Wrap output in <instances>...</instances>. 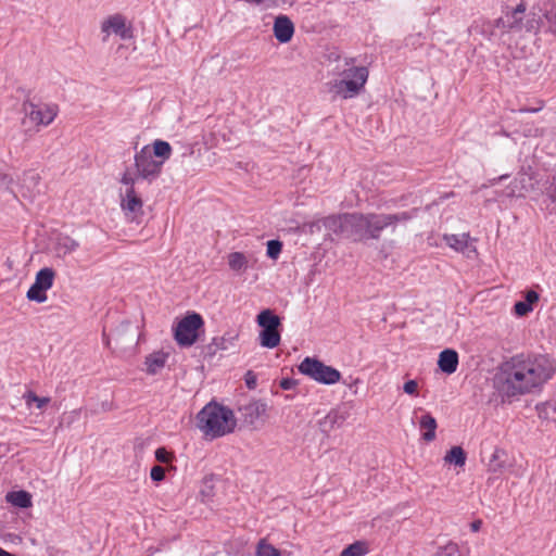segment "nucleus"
Here are the masks:
<instances>
[{
    "instance_id": "a211bd4d",
    "label": "nucleus",
    "mask_w": 556,
    "mask_h": 556,
    "mask_svg": "<svg viewBox=\"0 0 556 556\" xmlns=\"http://www.w3.org/2000/svg\"><path fill=\"white\" fill-rule=\"evenodd\" d=\"M539 301V294L534 290L526 292L525 301L516 302L514 305V312L518 316H526L533 309V304Z\"/></svg>"
},
{
    "instance_id": "de8ad7c7",
    "label": "nucleus",
    "mask_w": 556,
    "mask_h": 556,
    "mask_svg": "<svg viewBox=\"0 0 556 556\" xmlns=\"http://www.w3.org/2000/svg\"><path fill=\"white\" fill-rule=\"evenodd\" d=\"M526 11V4L523 2H520L514 10L513 15H521Z\"/></svg>"
},
{
    "instance_id": "f3484780",
    "label": "nucleus",
    "mask_w": 556,
    "mask_h": 556,
    "mask_svg": "<svg viewBox=\"0 0 556 556\" xmlns=\"http://www.w3.org/2000/svg\"><path fill=\"white\" fill-rule=\"evenodd\" d=\"M344 420L343 414L332 409L319 421V428L324 433H329L334 428L341 427Z\"/></svg>"
},
{
    "instance_id": "f257e3e1",
    "label": "nucleus",
    "mask_w": 556,
    "mask_h": 556,
    "mask_svg": "<svg viewBox=\"0 0 556 556\" xmlns=\"http://www.w3.org/2000/svg\"><path fill=\"white\" fill-rule=\"evenodd\" d=\"M554 371V362L547 355L517 354L501 365L494 387L503 400H510L541 388Z\"/></svg>"
},
{
    "instance_id": "c85d7f7f",
    "label": "nucleus",
    "mask_w": 556,
    "mask_h": 556,
    "mask_svg": "<svg viewBox=\"0 0 556 556\" xmlns=\"http://www.w3.org/2000/svg\"><path fill=\"white\" fill-rule=\"evenodd\" d=\"M368 553V547L365 542L356 541L353 544L346 546L340 554V556H364Z\"/></svg>"
},
{
    "instance_id": "bb28decb",
    "label": "nucleus",
    "mask_w": 556,
    "mask_h": 556,
    "mask_svg": "<svg viewBox=\"0 0 556 556\" xmlns=\"http://www.w3.org/2000/svg\"><path fill=\"white\" fill-rule=\"evenodd\" d=\"M228 265L236 273H243L248 268V258L241 252H232L228 255Z\"/></svg>"
},
{
    "instance_id": "c9c22d12",
    "label": "nucleus",
    "mask_w": 556,
    "mask_h": 556,
    "mask_svg": "<svg viewBox=\"0 0 556 556\" xmlns=\"http://www.w3.org/2000/svg\"><path fill=\"white\" fill-rule=\"evenodd\" d=\"M282 243L279 240H269L267 242V256L269 258L276 260L281 253Z\"/></svg>"
},
{
    "instance_id": "37998d69",
    "label": "nucleus",
    "mask_w": 556,
    "mask_h": 556,
    "mask_svg": "<svg viewBox=\"0 0 556 556\" xmlns=\"http://www.w3.org/2000/svg\"><path fill=\"white\" fill-rule=\"evenodd\" d=\"M244 381H245L248 389L253 390L256 388L257 378H256V375L252 370H249L245 374Z\"/></svg>"
},
{
    "instance_id": "393cba45",
    "label": "nucleus",
    "mask_w": 556,
    "mask_h": 556,
    "mask_svg": "<svg viewBox=\"0 0 556 556\" xmlns=\"http://www.w3.org/2000/svg\"><path fill=\"white\" fill-rule=\"evenodd\" d=\"M55 271L51 267H43L37 274L35 282L47 291L53 286Z\"/></svg>"
},
{
    "instance_id": "5701e85b",
    "label": "nucleus",
    "mask_w": 556,
    "mask_h": 556,
    "mask_svg": "<svg viewBox=\"0 0 556 556\" xmlns=\"http://www.w3.org/2000/svg\"><path fill=\"white\" fill-rule=\"evenodd\" d=\"M7 502L20 508H28L31 506V495L27 491H12L5 496Z\"/></svg>"
},
{
    "instance_id": "7c9ffc66",
    "label": "nucleus",
    "mask_w": 556,
    "mask_h": 556,
    "mask_svg": "<svg viewBox=\"0 0 556 556\" xmlns=\"http://www.w3.org/2000/svg\"><path fill=\"white\" fill-rule=\"evenodd\" d=\"M39 180H40V177L37 173H35V172L25 173L22 178L21 188L27 189V191L29 192V197H31L33 195L31 191H33V189H35L38 186Z\"/></svg>"
},
{
    "instance_id": "e433bc0d",
    "label": "nucleus",
    "mask_w": 556,
    "mask_h": 556,
    "mask_svg": "<svg viewBox=\"0 0 556 556\" xmlns=\"http://www.w3.org/2000/svg\"><path fill=\"white\" fill-rule=\"evenodd\" d=\"M141 179V177H138V172L136 170V174L132 175L130 172L126 170L122 178L121 182L126 187L125 189H136L135 185Z\"/></svg>"
},
{
    "instance_id": "cd10ccee",
    "label": "nucleus",
    "mask_w": 556,
    "mask_h": 556,
    "mask_svg": "<svg viewBox=\"0 0 556 556\" xmlns=\"http://www.w3.org/2000/svg\"><path fill=\"white\" fill-rule=\"evenodd\" d=\"M446 463H453L456 466H464L466 462V453L460 446H453L445 455Z\"/></svg>"
},
{
    "instance_id": "a18cd8bd",
    "label": "nucleus",
    "mask_w": 556,
    "mask_h": 556,
    "mask_svg": "<svg viewBox=\"0 0 556 556\" xmlns=\"http://www.w3.org/2000/svg\"><path fill=\"white\" fill-rule=\"evenodd\" d=\"M298 384V381L295 379H292V378H283L281 381H280V388L283 389V390H291V389H294Z\"/></svg>"
},
{
    "instance_id": "1a4fd4ad",
    "label": "nucleus",
    "mask_w": 556,
    "mask_h": 556,
    "mask_svg": "<svg viewBox=\"0 0 556 556\" xmlns=\"http://www.w3.org/2000/svg\"><path fill=\"white\" fill-rule=\"evenodd\" d=\"M121 207L130 220L139 223V217L143 215V201L136 189H125L121 192Z\"/></svg>"
},
{
    "instance_id": "3c124183",
    "label": "nucleus",
    "mask_w": 556,
    "mask_h": 556,
    "mask_svg": "<svg viewBox=\"0 0 556 556\" xmlns=\"http://www.w3.org/2000/svg\"><path fill=\"white\" fill-rule=\"evenodd\" d=\"M508 177V175H502L498 177V180H503V179H506Z\"/></svg>"
},
{
    "instance_id": "72a5a7b5",
    "label": "nucleus",
    "mask_w": 556,
    "mask_h": 556,
    "mask_svg": "<svg viewBox=\"0 0 556 556\" xmlns=\"http://www.w3.org/2000/svg\"><path fill=\"white\" fill-rule=\"evenodd\" d=\"M79 247L78 242L71 237H62L58 241V249L64 254L75 251Z\"/></svg>"
},
{
    "instance_id": "8fccbe9b",
    "label": "nucleus",
    "mask_w": 556,
    "mask_h": 556,
    "mask_svg": "<svg viewBox=\"0 0 556 556\" xmlns=\"http://www.w3.org/2000/svg\"><path fill=\"white\" fill-rule=\"evenodd\" d=\"M0 556H15L0 547Z\"/></svg>"
},
{
    "instance_id": "39448f33",
    "label": "nucleus",
    "mask_w": 556,
    "mask_h": 556,
    "mask_svg": "<svg viewBox=\"0 0 556 556\" xmlns=\"http://www.w3.org/2000/svg\"><path fill=\"white\" fill-rule=\"evenodd\" d=\"M352 76H354L355 79L340 78L332 80L330 83V91L342 99H351L359 94L368 79V68L366 66H359L354 70Z\"/></svg>"
},
{
    "instance_id": "dca6fc26",
    "label": "nucleus",
    "mask_w": 556,
    "mask_h": 556,
    "mask_svg": "<svg viewBox=\"0 0 556 556\" xmlns=\"http://www.w3.org/2000/svg\"><path fill=\"white\" fill-rule=\"evenodd\" d=\"M507 453L505 450L495 447L486 464L488 470L493 473H502L507 467Z\"/></svg>"
},
{
    "instance_id": "c756f323",
    "label": "nucleus",
    "mask_w": 556,
    "mask_h": 556,
    "mask_svg": "<svg viewBox=\"0 0 556 556\" xmlns=\"http://www.w3.org/2000/svg\"><path fill=\"white\" fill-rule=\"evenodd\" d=\"M23 399L27 405V407H30L31 404H36V407L38 409H42L48 403H50V397H40L33 391H27L24 393Z\"/></svg>"
},
{
    "instance_id": "4c0bfd02",
    "label": "nucleus",
    "mask_w": 556,
    "mask_h": 556,
    "mask_svg": "<svg viewBox=\"0 0 556 556\" xmlns=\"http://www.w3.org/2000/svg\"><path fill=\"white\" fill-rule=\"evenodd\" d=\"M344 64L346 68L339 72V75L342 77L341 79H355L352 74H354V70L358 68L359 66H354V59H345Z\"/></svg>"
},
{
    "instance_id": "6e6552de",
    "label": "nucleus",
    "mask_w": 556,
    "mask_h": 556,
    "mask_svg": "<svg viewBox=\"0 0 556 556\" xmlns=\"http://www.w3.org/2000/svg\"><path fill=\"white\" fill-rule=\"evenodd\" d=\"M22 106L25 112L23 125H26L27 121H29L37 127L48 126L58 115V106L55 104L38 105L30 101H24Z\"/></svg>"
},
{
    "instance_id": "f704fd0d",
    "label": "nucleus",
    "mask_w": 556,
    "mask_h": 556,
    "mask_svg": "<svg viewBox=\"0 0 556 556\" xmlns=\"http://www.w3.org/2000/svg\"><path fill=\"white\" fill-rule=\"evenodd\" d=\"M257 556H280L279 549L274 547L271 544L266 543L265 540H261L256 548Z\"/></svg>"
},
{
    "instance_id": "7ed1b4c3",
    "label": "nucleus",
    "mask_w": 556,
    "mask_h": 556,
    "mask_svg": "<svg viewBox=\"0 0 556 556\" xmlns=\"http://www.w3.org/2000/svg\"><path fill=\"white\" fill-rule=\"evenodd\" d=\"M198 428L205 437L216 439L231 433L237 425L233 412L220 404L211 402L197 415Z\"/></svg>"
},
{
    "instance_id": "4468645a",
    "label": "nucleus",
    "mask_w": 556,
    "mask_h": 556,
    "mask_svg": "<svg viewBox=\"0 0 556 556\" xmlns=\"http://www.w3.org/2000/svg\"><path fill=\"white\" fill-rule=\"evenodd\" d=\"M294 34V25L287 15H279L274 22V35L281 43L289 42Z\"/></svg>"
},
{
    "instance_id": "b1692460",
    "label": "nucleus",
    "mask_w": 556,
    "mask_h": 556,
    "mask_svg": "<svg viewBox=\"0 0 556 556\" xmlns=\"http://www.w3.org/2000/svg\"><path fill=\"white\" fill-rule=\"evenodd\" d=\"M238 338V334L226 333L223 337H217L212 340L208 344V350L211 353L215 354L217 351H226L230 346H233L235 340Z\"/></svg>"
},
{
    "instance_id": "0eeeda50",
    "label": "nucleus",
    "mask_w": 556,
    "mask_h": 556,
    "mask_svg": "<svg viewBox=\"0 0 556 556\" xmlns=\"http://www.w3.org/2000/svg\"><path fill=\"white\" fill-rule=\"evenodd\" d=\"M135 167L138 172V177H141L142 180L152 182L160 176L163 167V161L154 159L150 147L144 146L135 154Z\"/></svg>"
},
{
    "instance_id": "2f4dec72",
    "label": "nucleus",
    "mask_w": 556,
    "mask_h": 556,
    "mask_svg": "<svg viewBox=\"0 0 556 556\" xmlns=\"http://www.w3.org/2000/svg\"><path fill=\"white\" fill-rule=\"evenodd\" d=\"M47 290L40 288L36 282H34L28 289L26 296L29 301H35L37 303H43L47 301Z\"/></svg>"
},
{
    "instance_id": "4be33fe9",
    "label": "nucleus",
    "mask_w": 556,
    "mask_h": 556,
    "mask_svg": "<svg viewBox=\"0 0 556 556\" xmlns=\"http://www.w3.org/2000/svg\"><path fill=\"white\" fill-rule=\"evenodd\" d=\"M256 323L261 328L279 329L281 327L280 317L269 308L262 311L257 315Z\"/></svg>"
},
{
    "instance_id": "423d86ee",
    "label": "nucleus",
    "mask_w": 556,
    "mask_h": 556,
    "mask_svg": "<svg viewBox=\"0 0 556 556\" xmlns=\"http://www.w3.org/2000/svg\"><path fill=\"white\" fill-rule=\"evenodd\" d=\"M203 326L204 320L199 313H188L175 327L174 338L180 346H191L198 340V332Z\"/></svg>"
},
{
    "instance_id": "2eb2a0df",
    "label": "nucleus",
    "mask_w": 556,
    "mask_h": 556,
    "mask_svg": "<svg viewBox=\"0 0 556 556\" xmlns=\"http://www.w3.org/2000/svg\"><path fill=\"white\" fill-rule=\"evenodd\" d=\"M438 366L446 375L454 374L458 366V353L452 349L443 350L439 354Z\"/></svg>"
},
{
    "instance_id": "ddd939ff",
    "label": "nucleus",
    "mask_w": 556,
    "mask_h": 556,
    "mask_svg": "<svg viewBox=\"0 0 556 556\" xmlns=\"http://www.w3.org/2000/svg\"><path fill=\"white\" fill-rule=\"evenodd\" d=\"M469 233L462 235H444L443 240L445 243L457 252H462L467 257L476 254V247L470 242Z\"/></svg>"
},
{
    "instance_id": "09e8293b",
    "label": "nucleus",
    "mask_w": 556,
    "mask_h": 556,
    "mask_svg": "<svg viewBox=\"0 0 556 556\" xmlns=\"http://www.w3.org/2000/svg\"><path fill=\"white\" fill-rule=\"evenodd\" d=\"M481 525H482L481 520H475L473 522L470 523L471 531H473V532L479 531L481 528Z\"/></svg>"
},
{
    "instance_id": "a19ab883",
    "label": "nucleus",
    "mask_w": 556,
    "mask_h": 556,
    "mask_svg": "<svg viewBox=\"0 0 556 556\" xmlns=\"http://www.w3.org/2000/svg\"><path fill=\"white\" fill-rule=\"evenodd\" d=\"M508 17V24H507V27L509 29H520L521 28V22H522V17L521 15H513V12L510 14L507 15Z\"/></svg>"
},
{
    "instance_id": "f8f14e48",
    "label": "nucleus",
    "mask_w": 556,
    "mask_h": 556,
    "mask_svg": "<svg viewBox=\"0 0 556 556\" xmlns=\"http://www.w3.org/2000/svg\"><path fill=\"white\" fill-rule=\"evenodd\" d=\"M267 410V404L262 400L250 401L239 406V413L243 421L254 425Z\"/></svg>"
},
{
    "instance_id": "aec40b11",
    "label": "nucleus",
    "mask_w": 556,
    "mask_h": 556,
    "mask_svg": "<svg viewBox=\"0 0 556 556\" xmlns=\"http://www.w3.org/2000/svg\"><path fill=\"white\" fill-rule=\"evenodd\" d=\"M437 420L429 414H424L419 419V428L422 430V439L427 442L433 441L435 438Z\"/></svg>"
},
{
    "instance_id": "9d476101",
    "label": "nucleus",
    "mask_w": 556,
    "mask_h": 556,
    "mask_svg": "<svg viewBox=\"0 0 556 556\" xmlns=\"http://www.w3.org/2000/svg\"><path fill=\"white\" fill-rule=\"evenodd\" d=\"M102 33L109 36L115 34L123 40H128L134 37V33L130 26L126 25V18L122 14L110 15L101 24Z\"/></svg>"
},
{
    "instance_id": "9b49d317",
    "label": "nucleus",
    "mask_w": 556,
    "mask_h": 556,
    "mask_svg": "<svg viewBox=\"0 0 556 556\" xmlns=\"http://www.w3.org/2000/svg\"><path fill=\"white\" fill-rule=\"evenodd\" d=\"M536 181L528 173H520L508 187L509 197H526L535 191Z\"/></svg>"
},
{
    "instance_id": "49530a36",
    "label": "nucleus",
    "mask_w": 556,
    "mask_h": 556,
    "mask_svg": "<svg viewBox=\"0 0 556 556\" xmlns=\"http://www.w3.org/2000/svg\"><path fill=\"white\" fill-rule=\"evenodd\" d=\"M444 556H456L458 546L455 543H448L443 547Z\"/></svg>"
},
{
    "instance_id": "58836bf2",
    "label": "nucleus",
    "mask_w": 556,
    "mask_h": 556,
    "mask_svg": "<svg viewBox=\"0 0 556 556\" xmlns=\"http://www.w3.org/2000/svg\"><path fill=\"white\" fill-rule=\"evenodd\" d=\"M544 193L553 203H556V175L548 182V186L545 187Z\"/></svg>"
},
{
    "instance_id": "412c9836",
    "label": "nucleus",
    "mask_w": 556,
    "mask_h": 556,
    "mask_svg": "<svg viewBox=\"0 0 556 556\" xmlns=\"http://www.w3.org/2000/svg\"><path fill=\"white\" fill-rule=\"evenodd\" d=\"M168 355L164 352H154L146 357L147 372L150 375L157 374L166 364Z\"/></svg>"
},
{
    "instance_id": "a878e982",
    "label": "nucleus",
    "mask_w": 556,
    "mask_h": 556,
    "mask_svg": "<svg viewBox=\"0 0 556 556\" xmlns=\"http://www.w3.org/2000/svg\"><path fill=\"white\" fill-rule=\"evenodd\" d=\"M152 156L156 157L157 161H163V163L168 160L172 155V147L167 141L155 140L153 142Z\"/></svg>"
},
{
    "instance_id": "c03bdc74",
    "label": "nucleus",
    "mask_w": 556,
    "mask_h": 556,
    "mask_svg": "<svg viewBox=\"0 0 556 556\" xmlns=\"http://www.w3.org/2000/svg\"><path fill=\"white\" fill-rule=\"evenodd\" d=\"M155 458L160 463H167L169 460L170 456H169V453L164 447H159L155 451Z\"/></svg>"
},
{
    "instance_id": "79ce46f5",
    "label": "nucleus",
    "mask_w": 556,
    "mask_h": 556,
    "mask_svg": "<svg viewBox=\"0 0 556 556\" xmlns=\"http://www.w3.org/2000/svg\"><path fill=\"white\" fill-rule=\"evenodd\" d=\"M403 391L408 395H417L418 382L416 380H408L403 384Z\"/></svg>"
},
{
    "instance_id": "473e14b6",
    "label": "nucleus",
    "mask_w": 556,
    "mask_h": 556,
    "mask_svg": "<svg viewBox=\"0 0 556 556\" xmlns=\"http://www.w3.org/2000/svg\"><path fill=\"white\" fill-rule=\"evenodd\" d=\"M536 410L539 414V417L542 419H556V403L546 402L543 404L536 405Z\"/></svg>"
},
{
    "instance_id": "f03ea898",
    "label": "nucleus",
    "mask_w": 556,
    "mask_h": 556,
    "mask_svg": "<svg viewBox=\"0 0 556 556\" xmlns=\"http://www.w3.org/2000/svg\"><path fill=\"white\" fill-rule=\"evenodd\" d=\"M412 212L384 213H345L328 216L323 224L328 231L353 242L379 240L384 229L393 232L397 224H405L415 216Z\"/></svg>"
},
{
    "instance_id": "603ef678",
    "label": "nucleus",
    "mask_w": 556,
    "mask_h": 556,
    "mask_svg": "<svg viewBox=\"0 0 556 556\" xmlns=\"http://www.w3.org/2000/svg\"><path fill=\"white\" fill-rule=\"evenodd\" d=\"M105 344H106V345H110V341H109V339H106V340H105Z\"/></svg>"
},
{
    "instance_id": "6ab92c4d",
    "label": "nucleus",
    "mask_w": 556,
    "mask_h": 556,
    "mask_svg": "<svg viewBox=\"0 0 556 556\" xmlns=\"http://www.w3.org/2000/svg\"><path fill=\"white\" fill-rule=\"evenodd\" d=\"M260 344L266 349H275L280 344L279 329L262 328L258 334Z\"/></svg>"
},
{
    "instance_id": "20e7f679",
    "label": "nucleus",
    "mask_w": 556,
    "mask_h": 556,
    "mask_svg": "<svg viewBox=\"0 0 556 556\" xmlns=\"http://www.w3.org/2000/svg\"><path fill=\"white\" fill-rule=\"evenodd\" d=\"M298 369L301 374L323 384H334L341 379L338 369L314 357H305Z\"/></svg>"
},
{
    "instance_id": "ea45409f",
    "label": "nucleus",
    "mask_w": 556,
    "mask_h": 556,
    "mask_svg": "<svg viewBox=\"0 0 556 556\" xmlns=\"http://www.w3.org/2000/svg\"><path fill=\"white\" fill-rule=\"evenodd\" d=\"M150 477L153 481L160 482L165 478V470L161 466H153L150 472Z\"/></svg>"
}]
</instances>
